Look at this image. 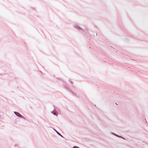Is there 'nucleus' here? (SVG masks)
<instances>
[{
	"instance_id": "7ed1b4c3",
	"label": "nucleus",
	"mask_w": 148,
	"mask_h": 148,
	"mask_svg": "<svg viewBox=\"0 0 148 148\" xmlns=\"http://www.w3.org/2000/svg\"><path fill=\"white\" fill-rule=\"evenodd\" d=\"M73 148H79L77 147V146H74L73 147Z\"/></svg>"
},
{
	"instance_id": "f257e3e1",
	"label": "nucleus",
	"mask_w": 148,
	"mask_h": 148,
	"mask_svg": "<svg viewBox=\"0 0 148 148\" xmlns=\"http://www.w3.org/2000/svg\"><path fill=\"white\" fill-rule=\"evenodd\" d=\"M14 113L17 116H19L21 117H22V116L18 113L14 112Z\"/></svg>"
},
{
	"instance_id": "20e7f679",
	"label": "nucleus",
	"mask_w": 148,
	"mask_h": 148,
	"mask_svg": "<svg viewBox=\"0 0 148 148\" xmlns=\"http://www.w3.org/2000/svg\"><path fill=\"white\" fill-rule=\"evenodd\" d=\"M56 114V113H55V112H54L53 113V114Z\"/></svg>"
},
{
	"instance_id": "f03ea898",
	"label": "nucleus",
	"mask_w": 148,
	"mask_h": 148,
	"mask_svg": "<svg viewBox=\"0 0 148 148\" xmlns=\"http://www.w3.org/2000/svg\"><path fill=\"white\" fill-rule=\"evenodd\" d=\"M56 132H57V134H58L59 135H60V136H62L61 135V134H60V133H59V132H57L56 131Z\"/></svg>"
}]
</instances>
